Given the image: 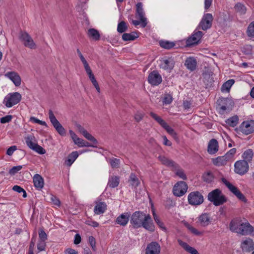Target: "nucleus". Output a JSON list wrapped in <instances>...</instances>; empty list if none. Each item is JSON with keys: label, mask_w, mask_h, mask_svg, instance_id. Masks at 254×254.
Instances as JSON below:
<instances>
[{"label": "nucleus", "mask_w": 254, "mask_h": 254, "mask_svg": "<svg viewBox=\"0 0 254 254\" xmlns=\"http://www.w3.org/2000/svg\"><path fill=\"white\" fill-rule=\"evenodd\" d=\"M130 223L135 228L142 227L151 232L154 230V226L150 215L146 214L143 212L135 211L134 212L131 216Z\"/></svg>", "instance_id": "f257e3e1"}, {"label": "nucleus", "mask_w": 254, "mask_h": 254, "mask_svg": "<svg viewBox=\"0 0 254 254\" xmlns=\"http://www.w3.org/2000/svg\"><path fill=\"white\" fill-rule=\"evenodd\" d=\"M208 199L215 206L222 205L227 201L225 196L219 189H216L208 193Z\"/></svg>", "instance_id": "f03ea898"}, {"label": "nucleus", "mask_w": 254, "mask_h": 254, "mask_svg": "<svg viewBox=\"0 0 254 254\" xmlns=\"http://www.w3.org/2000/svg\"><path fill=\"white\" fill-rule=\"evenodd\" d=\"M21 99V95L18 92L8 94L3 101L6 107L10 108L20 102Z\"/></svg>", "instance_id": "7ed1b4c3"}, {"label": "nucleus", "mask_w": 254, "mask_h": 254, "mask_svg": "<svg viewBox=\"0 0 254 254\" xmlns=\"http://www.w3.org/2000/svg\"><path fill=\"white\" fill-rule=\"evenodd\" d=\"M49 117L50 122L57 131L62 136L65 135L66 131L65 129L56 119L53 112L51 110L49 111Z\"/></svg>", "instance_id": "20e7f679"}, {"label": "nucleus", "mask_w": 254, "mask_h": 254, "mask_svg": "<svg viewBox=\"0 0 254 254\" xmlns=\"http://www.w3.org/2000/svg\"><path fill=\"white\" fill-rule=\"evenodd\" d=\"M34 136L32 135H28L25 138V141L27 145L33 150L36 151L40 154H44L46 153L45 150L37 143L33 141Z\"/></svg>", "instance_id": "39448f33"}, {"label": "nucleus", "mask_w": 254, "mask_h": 254, "mask_svg": "<svg viewBox=\"0 0 254 254\" xmlns=\"http://www.w3.org/2000/svg\"><path fill=\"white\" fill-rule=\"evenodd\" d=\"M188 199L189 204L198 205L203 202V196L199 191H193L189 194Z\"/></svg>", "instance_id": "423d86ee"}, {"label": "nucleus", "mask_w": 254, "mask_h": 254, "mask_svg": "<svg viewBox=\"0 0 254 254\" xmlns=\"http://www.w3.org/2000/svg\"><path fill=\"white\" fill-rule=\"evenodd\" d=\"M222 181L223 183L225 184L226 186L229 189V190L239 199L244 202L246 201V197L237 187L233 186L225 178H223L222 179Z\"/></svg>", "instance_id": "0eeeda50"}, {"label": "nucleus", "mask_w": 254, "mask_h": 254, "mask_svg": "<svg viewBox=\"0 0 254 254\" xmlns=\"http://www.w3.org/2000/svg\"><path fill=\"white\" fill-rule=\"evenodd\" d=\"M187 184L184 181H180L175 185L173 191L175 196H181L187 192Z\"/></svg>", "instance_id": "6e6552de"}, {"label": "nucleus", "mask_w": 254, "mask_h": 254, "mask_svg": "<svg viewBox=\"0 0 254 254\" xmlns=\"http://www.w3.org/2000/svg\"><path fill=\"white\" fill-rule=\"evenodd\" d=\"M235 172L240 175L246 174L249 170V164L243 160L237 161L234 165Z\"/></svg>", "instance_id": "1a4fd4ad"}, {"label": "nucleus", "mask_w": 254, "mask_h": 254, "mask_svg": "<svg viewBox=\"0 0 254 254\" xmlns=\"http://www.w3.org/2000/svg\"><path fill=\"white\" fill-rule=\"evenodd\" d=\"M24 45L29 48L35 49L36 45L31 36L27 32H21L19 37Z\"/></svg>", "instance_id": "9d476101"}, {"label": "nucleus", "mask_w": 254, "mask_h": 254, "mask_svg": "<svg viewBox=\"0 0 254 254\" xmlns=\"http://www.w3.org/2000/svg\"><path fill=\"white\" fill-rule=\"evenodd\" d=\"M213 19V17L211 14H205L199 24V27L203 30H206L211 27Z\"/></svg>", "instance_id": "9b49d317"}, {"label": "nucleus", "mask_w": 254, "mask_h": 254, "mask_svg": "<svg viewBox=\"0 0 254 254\" xmlns=\"http://www.w3.org/2000/svg\"><path fill=\"white\" fill-rule=\"evenodd\" d=\"M240 130L247 135L254 132V121L243 122L240 126Z\"/></svg>", "instance_id": "f8f14e48"}, {"label": "nucleus", "mask_w": 254, "mask_h": 254, "mask_svg": "<svg viewBox=\"0 0 254 254\" xmlns=\"http://www.w3.org/2000/svg\"><path fill=\"white\" fill-rule=\"evenodd\" d=\"M162 79L161 75L155 70L152 71L148 76V81L153 86H157L162 82Z\"/></svg>", "instance_id": "ddd939ff"}, {"label": "nucleus", "mask_w": 254, "mask_h": 254, "mask_svg": "<svg viewBox=\"0 0 254 254\" xmlns=\"http://www.w3.org/2000/svg\"><path fill=\"white\" fill-rule=\"evenodd\" d=\"M202 35L203 33L201 31H195L193 34L187 39L186 41L187 46H191L198 44Z\"/></svg>", "instance_id": "4468645a"}, {"label": "nucleus", "mask_w": 254, "mask_h": 254, "mask_svg": "<svg viewBox=\"0 0 254 254\" xmlns=\"http://www.w3.org/2000/svg\"><path fill=\"white\" fill-rule=\"evenodd\" d=\"M161 247L156 242H152L148 244L145 249V254H160Z\"/></svg>", "instance_id": "2eb2a0df"}, {"label": "nucleus", "mask_w": 254, "mask_h": 254, "mask_svg": "<svg viewBox=\"0 0 254 254\" xmlns=\"http://www.w3.org/2000/svg\"><path fill=\"white\" fill-rule=\"evenodd\" d=\"M76 127L79 132L81 133L87 139L97 144L98 141L94 136L89 133L83 127L79 124H76Z\"/></svg>", "instance_id": "dca6fc26"}, {"label": "nucleus", "mask_w": 254, "mask_h": 254, "mask_svg": "<svg viewBox=\"0 0 254 254\" xmlns=\"http://www.w3.org/2000/svg\"><path fill=\"white\" fill-rule=\"evenodd\" d=\"M159 66L160 68L166 70H171L174 65V61L172 58H163L160 61Z\"/></svg>", "instance_id": "f3484780"}, {"label": "nucleus", "mask_w": 254, "mask_h": 254, "mask_svg": "<svg viewBox=\"0 0 254 254\" xmlns=\"http://www.w3.org/2000/svg\"><path fill=\"white\" fill-rule=\"evenodd\" d=\"M241 247L243 251L250 252L254 250V242L252 239L247 238L242 241Z\"/></svg>", "instance_id": "a211bd4d"}, {"label": "nucleus", "mask_w": 254, "mask_h": 254, "mask_svg": "<svg viewBox=\"0 0 254 254\" xmlns=\"http://www.w3.org/2000/svg\"><path fill=\"white\" fill-rule=\"evenodd\" d=\"M136 15L138 16L141 23V26L145 27L147 24L146 19L144 17V13L142 8V4L141 2H139L136 4Z\"/></svg>", "instance_id": "6ab92c4d"}, {"label": "nucleus", "mask_w": 254, "mask_h": 254, "mask_svg": "<svg viewBox=\"0 0 254 254\" xmlns=\"http://www.w3.org/2000/svg\"><path fill=\"white\" fill-rule=\"evenodd\" d=\"M240 230H238V234L242 235H248L252 234L253 231L252 226L248 222H243L242 221L240 226Z\"/></svg>", "instance_id": "aec40b11"}, {"label": "nucleus", "mask_w": 254, "mask_h": 254, "mask_svg": "<svg viewBox=\"0 0 254 254\" xmlns=\"http://www.w3.org/2000/svg\"><path fill=\"white\" fill-rule=\"evenodd\" d=\"M5 76L9 78L15 84V86H18L21 84V78L20 76L15 72H8Z\"/></svg>", "instance_id": "412c9836"}, {"label": "nucleus", "mask_w": 254, "mask_h": 254, "mask_svg": "<svg viewBox=\"0 0 254 254\" xmlns=\"http://www.w3.org/2000/svg\"><path fill=\"white\" fill-rule=\"evenodd\" d=\"M218 150V143L215 139H211L208 145L207 151L209 154H213Z\"/></svg>", "instance_id": "4be33fe9"}, {"label": "nucleus", "mask_w": 254, "mask_h": 254, "mask_svg": "<svg viewBox=\"0 0 254 254\" xmlns=\"http://www.w3.org/2000/svg\"><path fill=\"white\" fill-rule=\"evenodd\" d=\"M129 217L130 214L128 213L122 214L117 217L116 222L120 225L126 226L128 222Z\"/></svg>", "instance_id": "5701e85b"}, {"label": "nucleus", "mask_w": 254, "mask_h": 254, "mask_svg": "<svg viewBox=\"0 0 254 254\" xmlns=\"http://www.w3.org/2000/svg\"><path fill=\"white\" fill-rule=\"evenodd\" d=\"M242 220L239 218L234 219L230 223V230L235 233H238V230H240V226Z\"/></svg>", "instance_id": "b1692460"}, {"label": "nucleus", "mask_w": 254, "mask_h": 254, "mask_svg": "<svg viewBox=\"0 0 254 254\" xmlns=\"http://www.w3.org/2000/svg\"><path fill=\"white\" fill-rule=\"evenodd\" d=\"M33 182L35 187L41 190L44 187V182L43 178L39 174H35L33 178Z\"/></svg>", "instance_id": "393cba45"}, {"label": "nucleus", "mask_w": 254, "mask_h": 254, "mask_svg": "<svg viewBox=\"0 0 254 254\" xmlns=\"http://www.w3.org/2000/svg\"><path fill=\"white\" fill-rule=\"evenodd\" d=\"M107 209V205L104 202H99L96 203L94 209L95 214L99 215L104 213Z\"/></svg>", "instance_id": "a878e982"}, {"label": "nucleus", "mask_w": 254, "mask_h": 254, "mask_svg": "<svg viewBox=\"0 0 254 254\" xmlns=\"http://www.w3.org/2000/svg\"><path fill=\"white\" fill-rule=\"evenodd\" d=\"M198 222L203 227L208 226L210 223V217L208 214H202L198 218Z\"/></svg>", "instance_id": "bb28decb"}, {"label": "nucleus", "mask_w": 254, "mask_h": 254, "mask_svg": "<svg viewBox=\"0 0 254 254\" xmlns=\"http://www.w3.org/2000/svg\"><path fill=\"white\" fill-rule=\"evenodd\" d=\"M229 161L225 155L222 156H219L212 160L213 163L217 166L225 165Z\"/></svg>", "instance_id": "cd10ccee"}, {"label": "nucleus", "mask_w": 254, "mask_h": 254, "mask_svg": "<svg viewBox=\"0 0 254 254\" xmlns=\"http://www.w3.org/2000/svg\"><path fill=\"white\" fill-rule=\"evenodd\" d=\"M254 156L253 151L251 149H247L244 151L242 155V158L243 161H245L247 163L251 162Z\"/></svg>", "instance_id": "c85d7f7f"}, {"label": "nucleus", "mask_w": 254, "mask_h": 254, "mask_svg": "<svg viewBox=\"0 0 254 254\" xmlns=\"http://www.w3.org/2000/svg\"><path fill=\"white\" fill-rule=\"evenodd\" d=\"M185 64L188 69L193 71L196 68V61L193 58H189L186 60Z\"/></svg>", "instance_id": "c756f323"}, {"label": "nucleus", "mask_w": 254, "mask_h": 254, "mask_svg": "<svg viewBox=\"0 0 254 254\" xmlns=\"http://www.w3.org/2000/svg\"><path fill=\"white\" fill-rule=\"evenodd\" d=\"M69 133L74 142V143L79 147H83L84 143V140L82 138L78 137L77 135L71 130H69Z\"/></svg>", "instance_id": "7c9ffc66"}, {"label": "nucleus", "mask_w": 254, "mask_h": 254, "mask_svg": "<svg viewBox=\"0 0 254 254\" xmlns=\"http://www.w3.org/2000/svg\"><path fill=\"white\" fill-rule=\"evenodd\" d=\"M226 101H227V100L224 99H220L217 101L218 105L217 109L219 111V113L221 114H224L228 109V107L224 104H225Z\"/></svg>", "instance_id": "2f4dec72"}, {"label": "nucleus", "mask_w": 254, "mask_h": 254, "mask_svg": "<svg viewBox=\"0 0 254 254\" xmlns=\"http://www.w3.org/2000/svg\"><path fill=\"white\" fill-rule=\"evenodd\" d=\"M120 183V178L118 176H111L109 179L108 186L111 188H115L118 186Z\"/></svg>", "instance_id": "473e14b6"}, {"label": "nucleus", "mask_w": 254, "mask_h": 254, "mask_svg": "<svg viewBox=\"0 0 254 254\" xmlns=\"http://www.w3.org/2000/svg\"><path fill=\"white\" fill-rule=\"evenodd\" d=\"M160 162L168 166L176 167V163L164 156H159L158 157Z\"/></svg>", "instance_id": "72a5a7b5"}, {"label": "nucleus", "mask_w": 254, "mask_h": 254, "mask_svg": "<svg viewBox=\"0 0 254 254\" xmlns=\"http://www.w3.org/2000/svg\"><path fill=\"white\" fill-rule=\"evenodd\" d=\"M88 36L95 40H98L100 39V35L99 32L94 28H90L88 30Z\"/></svg>", "instance_id": "f704fd0d"}, {"label": "nucleus", "mask_w": 254, "mask_h": 254, "mask_svg": "<svg viewBox=\"0 0 254 254\" xmlns=\"http://www.w3.org/2000/svg\"><path fill=\"white\" fill-rule=\"evenodd\" d=\"M138 37L136 33L132 32L130 33H124L122 35V39L125 41H133Z\"/></svg>", "instance_id": "c9c22d12"}, {"label": "nucleus", "mask_w": 254, "mask_h": 254, "mask_svg": "<svg viewBox=\"0 0 254 254\" xmlns=\"http://www.w3.org/2000/svg\"><path fill=\"white\" fill-rule=\"evenodd\" d=\"M78 153L77 151L72 152L68 156V159L66 161V164L68 166H70L78 157Z\"/></svg>", "instance_id": "e433bc0d"}, {"label": "nucleus", "mask_w": 254, "mask_h": 254, "mask_svg": "<svg viewBox=\"0 0 254 254\" xmlns=\"http://www.w3.org/2000/svg\"><path fill=\"white\" fill-rule=\"evenodd\" d=\"M235 81L234 79H229L225 82L221 87V91L222 92L226 91L229 92L231 86L234 83Z\"/></svg>", "instance_id": "4c0bfd02"}, {"label": "nucleus", "mask_w": 254, "mask_h": 254, "mask_svg": "<svg viewBox=\"0 0 254 254\" xmlns=\"http://www.w3.org/2000/svg\"><path fill=\"white\" fill-rule=\"evenodd\" d=\"M234 8L235 10L240 14H244L246 12V7L244 4L241 3H237Z\"/></svg>", "instance_id": "58836bf2"}, {"label": "nucleus", "mask_w": 254, "mask_h": 254, "mask_svg": "<svg viewBox=\"0 0 254 254\" xmlns=\"http://www.w3.org/2000/svg\"><path fill=\"white\" fill-rule=\"evenodd\" d=\"M129 182L130 184L134 187H136L139 184V181L135 174L131 173L129 177Z\"/></svg>", "instance_id": "ea45409f"}, {"label": "nucleus", "mask_w": 254, "mask_h": 254, "mask_svg": "<svg viewBox=\"0 0 254 254\" xmlns=\"http://www.w3.org/2000/svg\"><path fill=\"white\" fill-rule=\"evenodd\" d=\"M150 115L151 116V117L153 118L162 127H163V126H164L165 125V124H166V123L165 122V121H164L163 119H162L161 118V117H160L159 116H158L157 115H156V114L153 113V112H150Z\"/></svg>", "instance_id": "a19ab883"}, {"label": "nucleus", "mask_w": 254, "mask_h": 254, "mask_svg": "<svg viewBox=\"0 0 254 254\" xmlns=\"http://www.w3.org/2000/svg\"><path fill=\"white\" fill-rule=\"evenodd\" d=\"M175 167L176 168V175L183 180H187V178L186 174L184 173V170L180 168V167H178L177 164H176V167Z\"/></svg>", "instance_id": "79ce46f5"}, {"label": "nucleus", "mask_w": 254, "mask_h": 254, "mask_svg": "<svg viewBox=\"0 0 254 254\" xmlns=\"http://www.w3.org/2000/svg\"><path fill=\"white\" fill-rule=\"evenodd\" d=\"M238 117L237 116H233L227 119L226 123L230 126L234 127L238 123Z\"/></svg>", "instance_id": "37998d69"}, {"label": "nucleus", "mask_w": 254, "mask_h": 254, "mask_svg": "<svg viewBox=\"0 0 254 254\" xmlns=\"http://www.w3.org/2000/svg\"><path fill=\"white\" fill-rule=\"evenodd\" d=\"M184 225L188 228V230H189L192 234L199 236L201 234V233L198 231L196 229L192 227L191 225H190V224H189L188 222H185Z\"/></svg>", "instance_id": "c03bdc74"}, {"label": "nucleus", "mask_w": 254, "mask_h": 254, "mask_svg": "<svg viewBox=\"0 0 254 254\" xmlns=\"http://www.w3.org/2000/svg\"><path fill=\"white\" fill-rule=\"evenodd\" d=\"M249 37L254 38V21L252 22L248 26L247 31Z\"/></svg>", "instance_id": "a18cd8bd"}, {"label": "nucleus", "mask_w": 254, "mask_h": 254, "mask_svg": "<svg viewBox=\"0 0 254 254\" xmlns=\"http://www.w3.org/2000/svg\"><path fill=\"white\" fill-rule=\"evenodd\" d=\"M152 214H153V218H154V219L155 222L157 224V225L159 226V227L162 230L165 231L166 228L164 226L163 223L160 220L159 217L156 214V213L154 210L153 211Z\"/></svg>", "instance_id": "49530a36"}, {"label": "nucleus", "mask_w": 254, "mask_h": 254, "mask_svg": "<svg viewBox=\"0 0 254 254\" xmlns=\"http://www.w3.org/2000/svg\"><path fill=\"white\" fill-rule=\"evenodd\" d=\"M203 179L204 181L209 183L213 181L214 176L211 172H207L203 174Z\"/></svg>", "instance_id": "de8ad7c7"}, {"label": "nucleus", "mask_w": 254, "mask_h": 254, "mask_svg": "<svg viewBox=\"0 0 254 254\" xmlns=\"http://www.w3.org/2000/svg\"><path fill=\"white\" fill-rule=\"evenodd\" d=\"M127 29L126 23L123 21L120 22L118 25L117 31L119 33H123L126 31Z\"/></svg>", "instance_id": "09e8293b"}, {"label": "nucleus", "mask_w": 254, "mask_h": 254, "mask_svg": "<svg viewBox=\"0 0 254 254\" xmlns=\"http://www.w3.org/2000/svg\"><path fill=\"white\" fill-rule=\"evenodd\" d=\"M178 242L179 244L186 251L190 253V251L193 248L190 246L187 243L183 242L181 239L178 240Z\"/></svg>", "instance_id": "8fccbe9b"}, {"label": "nucleus", "mask_w": 254, "mask_h": 254, "mask_svg": "<svg viewBox=\"0 0 254 254\" xmlns=\"http://www.w3.org/2000/svg\"><path fill=\"white\" fill-rule=\"evenodd\" d=\"M160 45L161 47L167 49H169L173 47L175 45L173 43L168 41H162L160 43Z\"/></svg>", "instance_id": "3c124183"}, {"label": "nucleus", "mask_w": 254, "mask_h": 254, "mask_svg": "<svg viewBox=\"0 0 254 254\" xmlns=\"http://www.w3.org/2000/svg\"><path fill=\"white\" fill-rule=\"evenodd\" d=\"M163 127L173 137L175 138L176 137V133L174 130L168 126L167 123L165 124V125Z\"/></svg>", "instance_id": "603ef678"}, {"label": "nucleus", "mask_w": 254, "mask_h": 254, "mask_svg": "<svg viewBox=\"0 0 254 254\" xmlns=\"http://www.w3.org/2000/svg\"><path fill=\"white\" fill-rule=\"evenodd\" d=\"M110 163L112 168H118L120 163L119 159L112 158L110 159Z\"/></svg>", "instance_id": "864d4df0"}, {"label": "nucleus", "mask_w": 254, "mask_h": 254, "mask_svg": "<svg viewBox=\"0 0 254 254\" xmlns=\"http://www.w3.org/2000/svg\"><path fill=\"white\" fill-rule=\"evenodd\" d=\"M12 190L14 191H15L18 192L19 193L23 192L22 196H23V197H26L27 196V194H26V191L24 190L23 189H22L20 186H13V187L12 188Z\"/></svg>", "instance_id": "5fc2aeb1"}, {"label": "nucleus", "mask_w": 254, "mask_h": 254, "mask_svg": "<svg viewBox=\"0 0 254 254\" xmlns=\"http://www.w3.org/2000/svg\"><path fill=\"white\" fill-rule=\"evenodd\" d=\"M236 149L234 148L230 149L225 155L227 157L228 160L230 161L233 158V157H234V155L236 154Z\"/></svg>", "instance_id": "6e6d98bb"}, {"label": "nucleus", "mask_w": 254, "mask_h": 254, "mask_svg": "<svg viewBox=\"0 0 254 254\" xmlns=\"http://www.w3.org/2000/svg\"><path fill=\"white\" fill-rule=\"evenodd\" d=\"M22 167L23 166L21 165L14 166L9 171V173L11 175H14L19 171Z\"/></svg>", "instance_id": "4d7b16f0"}, {"label": "nucleus", "mask_w": 254, "mask_h": 254, "mask_svg": "<svg viewBox=\"0 0 254 254\" xmlns=\"http://www.w3.org/2000/svg\"><path fill=\"white\" fill-rule=\"evenodd\" d=\"M12 119L11 115H7L0 119V122L1 124H5L10 122Z\"/></svg>", "instance_id": "13d9d810"}, {"label": "nucleus", "mask_w": 254, "mask_h": 254, "mask_svg": "<svg viewBox=\"0 0 254 254\" xmlns=\"http://www.w3.org/2000/svg\"><path fill=\"white\" fill-rule=\"evenodd\" d=\"M91 81L92 82L93 85L94 86L95 88L96 89L97 92L98 93H100V88L99 87V85L98 84V82L97 81L95 76L91 77V78H90Z\"/></svg>", "instance_id": "bf43d9fd"}, {"label": "nucleus", "mask_w": 254, "mask_h": 254, "mask_svg": "<svg viewBox=\"0 0 254 254\" xmlns=\"http://www.w3.org/2000/svg\"><path fill=\"white\" fill-rule=\"evenodd\" d=\"M30 121L33 122H34L35 123L39 124L44 126H46V127L47 126V124L45 122L41 121V120L36 118L34 117H30Z\"/></svg>", "instance_id": "052dcab7"}, {"label": "nucleus", "mask_w": 254, "mask_h": 254, "mask_svg": "<svg viewBox=\"0 0 254 254\" xmlns=\"http://www.w3.org/2000/svg\"><path fill=\"white\" fill-rule=\"evenodd\" d=\"M89 243L93 251H96V241L93 236H90L88 238Z\"/></svg>", "instance_id": "680f3d73"}, {"label": "nucleus", "mask_w": 254, "mask_h": 254, "mask_svg": "<svg viewBox=\"0 0 254 254\" xmlns=\"http://www.w3.org/2000/svg\"><path fill=\"white\" fill-rule=\"evenodd\" d=\"M46 243L45 241H39L37 244V249L39 251L45 250Z\"/></svg>", "instance_id": "e2e57ef3"}, {"label": "nucleus", "mask_w": 254, "mask_h": 254, "mask_svg": "<svg viewBox=\"0 0 254 254\" xmlns=\"http://www.w3.org/2000/svg\"><path fill=\"white\" fill-rule=\"evenodd\" d=\"M50 200L54 205L57 206H60L61 202L57 197L52 195L50 197Z\"/></svg>", "instance_id": "0e129e2a"}, {"label": "nucleus", "mask_w": 254, "mask_h": 254, "mask_svg": "<svg viewBox=\"0 0 254 254\" xmlns=\"http://www.w3.org/2000/svg\"><path fill=\"white\" fill-rule=\"evenodd\" d=\"M172 101V97L169 95L167 94L163 98V103L165 104H170Z\"/></svg>", "instance_id": "69168bd1"}, {"label": "nucleus", "mask_w": 254, "mask_h": 254, "mask_svg": "<svg viewBox=\"0 0 254 254\" xmlns=\"http://www.w3.org/2000/svg\"><path fill=\"white\" fill-rule=\"evenodd\" d=\"M144 117V114L139 112H136L134 115V119L137 122L140 121Z\"/></svg>", "instance_id": "338daca9"}, {"label": "nucleus", "mask_w": 254, "mask_h": 254, "mask_svg": "<svg viewBox=\"0 0 254 254\" xmlns=\"http://www.w3.org/2000/svg\"><path fill=\"white\" fill-rule=\"evenodd\" d=\"M39 236L40 239V241H46L47 239V236L43 230H40L39 232Z\"/></svg>", "instance_id": "774afa93"}]
</instances>
